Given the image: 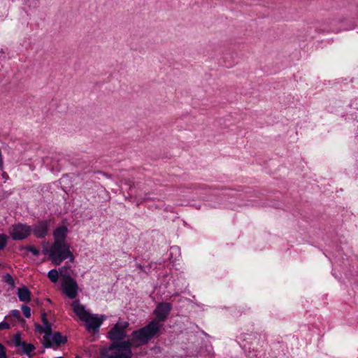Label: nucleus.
Returning <instances> with one entry per match:
<instances>
[{
    "mask_svg": "<svg viewBox=\"0 0 358 358\" xmlns=\"http://www.w3.org/2000/svg\"><path fill=\"white\" fill-rule=\"evenodd\" d=\"M161 325L151 320L145 327L134 331L131 337L124 341L113 342L108 347L100 350V358H131V348H138L148 344L152 338L159 335Z\"/></svg>",
    "mask_w": 358,
    "mask_h": 358,
    "instance_id": "nucleus-1",
    "label": "nucleus"
},
{
    "mask_svg": "<svg viewBox=\"0 0 358 358\" xmlns=\"http://www.w3.org/2000/svg\"><path fill=\"white\" fill-rule=\"evenodd\" d=\"M66 259H69L71 262H73L74 256L70 251V246L67 243L54 242L51 246V259L57 264L61 263Z\"/></svg>",
    "mask_w": 358,
    "mask_h": 358,
    "instance_id": "nucleus-2",
    "label": "nucleus"
},
{
    "mask_svg": "<svg viewBox=\"0 0 358 358\" xmlns=\"http://www.w3.org/2000/svg\"><path fill=\"white\" fill-rule=\"evenodd\" d=\"M41 320L43 326L36 324H35L36 329L39 333L45 334L43 339V346L45 348H52V343L50 341V334L52 332V324L48 321L45 313L42 314Z\"/></svg>",
    "mask_w": 358,
    "mask_h": 358,
    "instance_id": "nucleus-3",
    "label": "nucleus"
},
{
    "mask_svg": "<svg viewBox=\"0 0 358 358\" xmlns=\"http://www.w3.org/2000/svg\"><path fill=\"white\" fill-rule=\"evenodd\" d=\"M129 326L127 321L118 322L108 331V338L113 342H121L126 336L125 329Z\"/></svg>",
    "mask_w": 358,
    "mask_h": 358,
    "instance_id": "nucleus-4",
    "label": "nucleus"
},
{
    "mask_svg": "<svg viewBox=\"0 0 358 358\" xmlns=\"http://www.w3.org/2000/svg\"><path fill=\"white\" fill-rule=\"evenodd\" d=\"M62 289L63 292L69 299H75L78 295V283L70 274L64 275V279H62Z\"/></svg>",
    "mask_w": 358,
    "mask_h": 358,
    "instance_id": "nucleus-5",
    "label": "nucleus"
},
{
    "mask_svg": "<svg viewBox=\"0 0 358 358\" xmlns=\"http://www.w3.org/2000/svg\"><path fill=\"white\" fill-rule=\"evenodd\" d=\"M171 309L172 306L170 303L164 302L159 303L154 310V314L155 315L156 318L152 320L157 321L158 324L161 325L162 328V324H161V322H163L166 320Z\"/></svg>",
    "mask_w": 358,
    "mask_h": 358,
    "instance_id": "nucleus-6",
    "label": "nucleus"
},
{
    "mask_svg": "<svg viewBox=\"0 0 358 358\" xmlns=\"http://www.w3.org/2000/svg\"><path fill=\"white\" fill-rule=\"evenodd\" d=\"M31 227L26 224H17L12 227L10 235L13 240H23L31 233Z\"/></svg>",
    "mask_w": 358,
    "mask_h": 358,
    "instance_id": "nucleus-7",
    "label": "nucleus"
},
{
    "mask_svg": "<svg viewBox=\"0 0 358 358\" xmlns=\"http://www.w3.org/2000/svg\"><path fill=\"white\" fill-rule=\"evenodd\" d=\"M50 226V220H42L34 226L33 234L37 238H43L48 234Z\"/></svg>",
    "mask_w": 358,
    "mask_h": 358,
    "instance_id": "nucleus-8",
    "label": "nucleus"
},
{
    "mask_svg": "<svg viewBox=\"0 0 358 358\" xmlns=\"http://www.w3.org/2000/svg\"><path fill=\"white\" fill-rule=\"evenodd\" d=\"M86 323V328L87 330H97L100 325L102 323V321L100 320L97 317L94 316L90 313V315L86 317V318L83 320Z\"/></svg>",
    "mask_w": 358,
    "mask_h": 358,
    "instance_id": "nucleus-9",
    "label": "nucleus"
},
{
    "mask_svg": "<svg viewBox=\"0 0 358 358\" xmlns=\"http://www.w3.org/2000/svg\"><path fill=\"white\" fill-rule=\"evenodd\" d=\"M72 309L73 312L78 315L79 319L82 321H83L86 317H87L90 315V313L87 312L85 307L80 304L79 301H74L72 303Z\"/></svg>",
    "mask_w": 358,
    "mask_h": 358,
    "instance_id": "nucleus-10",
    "label": "nucleus"
},
{
    "mask_svg": "<svg viewBox=\"0 0 358 358\" xmlns=\"http://www.w3.org/2000/svg\"><path fill=\"white\" fill-rule=\"evenodd\" d=\"M68 229L66 226H60L53 231L54 242L66 243V237Z\"/></svg>",
    "mask_w": 358,
    "mask_h": 358,
    "instance_id": "nucleus-11",
    "label": "nucleus"
},
{
    "mask_svg": "<svg viewBox=\"0 0 358 358\" xmlns=\"http://www.w3.org/2000/svg\"><path fill=\"white\" fill-rule=\"evenodd\" d=\"M17 294L21 302L27 303L31 301V292L26 286L19 287Z\"/></svg>",
    "mask_w": 358,
    "mask_h": 358,
    "instance_id": "nucleus-12",
    "label": "nucleus"
},
{
    "mask_svg": "<svg viewBox=\"0 0 358 358\" xmlns=\"http://www.w3.org/2000/svg\"><path fill=\"white\" fill-rule=\"evenodd\" d=\"M50 341L52 343V347H54V345L59 347L61 344L66 343L67 338L66 337H63L59 332H55L53 334H50Z\"/></svg>",
    "mask_w": 358,
    "mask_h": 358,
    "instance_id": "nucleus-13",
    "label": "nucleus"
},
{
    "mask_svg": "<svg viewBox=\"0 0 358 358\" xmlns=\"http://www.w3.org/2000/svg\"><path fill=\"white\" fill-rule=\"evenodd\" d=\"M21 347L22 348L23 352L27 355H29L30 357L31 355H29V353L35 349V347L33 344L27 343L25 342H23V344L22 345Z\"/></svg>",
    "mask_w": 358,
    "mask_h": 358,
    "instance_id": "nucleus-14",
    "label": "nucleus"
},
{
    "mask_svg": "<svg viewBox=\"0 0 358 358\" xmlns=\"http://www.w3.org/2000/svg\"><path fill=\"white\" fill-rule=\"evenodd\" d=\"M48 278L52 282H56L58 280V271L56 269L50 270L48 273Z\"/></svg>",
    "mask_w": 358,
    "mask_h": 358,
    "instance_id": "nucleus-15",
    "label": "nucleus"
},
{
    "mask_svg": "<svg viewBox=\"0 0 358 358\" xmlns=\"http://www.w3.org/2000/svg\"><path fill=\"white\" fill-rule=\"evenodd\" d=\"M13 342L16 347L22 346L23 342L21 340V334H16L13 338Z\"/></svg>",
    "mask_w": 358,
    "mask_h": 358,
    "instance_id": "nucleus-16",
    "label": "nucleus"
},
{
    "mask_svg": "<svg viewBox=\"0 0 358 358\" xmlns=\"http://www.w3.org/2000/svg\"><path fill=\"white\" fill-rule=\"evenodd\" d=\"M22 249H25V250L31 252L34 256H38L39 255V250L38 249H36L33 245H28L26 247H23V248H22Z\"/></svg>",
    "mask_w": 358,
    "mask_h": 358,
    "instance_id": "nucleus-17",
    "label": "nucleus"
},
{
    "mask_svg": "<svg viewBox=\"0 0 358 358\" xmlns=\"http://www.w3.org/2000/svg\"><path fill=\"white\" fill-rule=\"evenodd\" d=\"M4 281H5V282L10 285L13 287L15 286V281H14L13 277L8 273L5 275Z\"/></svg>",
    "mask_w": 358,
    "mask_h": 358,
    "instance_id": "nucleus-18",
    "label": "nucleus"
},
{
    "mask_svg": "<svg viewBox=\"0 0 358 358\" xmlns=\"http://www.w3.org/2000/svg\"><path fill=\"white\" fill-rule=\"evenodd\" d=\"M21 309H22V311L24 315L27 318H29L31 317V309L29 306L23 305V306H22Z\"/></svg>",
    "mask_w": 358,
    "mask_h": 358,
    "instance_id": "nucleus-19",
    "label": "nucleus"
},
{
    "mask_svg": "<svg viewBox=\"0 0 358 358\" xmlns=\"http://www.w3.org/2000/svg\"><path fill=\"white\" fill-rule=\"evenodd\" d=\"M7 243V236L5 234H0V250L3 249Z\"/></svg>",
    "mask_w": 358,
    "mask_h": 358,
    "instance_id": "nucleus-20",
    "label": "nucleus"
},
{
    "mask_svg": "<svg viewBox=\"0 0 358 358\" xmlns=\"http://www.w3.org/2000/svg\"><path fill=\"white\" fill-rule=\"evenodd\" d=\"M0 358H6V348L1 343H0Z\"/></svg>",
    "mask_w": 358,
    "mask_h": 358,
    "instance_id": "nucleus-21",
    "label": "nucleus"
},
{
    "mask_svg": "<svg viewBox=\"0 0 358 358\" xmlns=\"http://www.w3.org/2000/svg\"><path fill=\"white\" fill-rule=\"evenodd\" d=\"M10 326L7 322H2L0 323V331L10 329Z\"/></svg>",
    "mask_w": 358,
    "mask_h": 358,
    "instance_id": "nucleus-22",
    "label": "nucleus"
},
{
    "mask_svg": "<svg viewBox=\"0 0 358 358\" xmlns=\"http://www.w3.org/2000/svg\"><path fill=\"white\" fill-rule=\"evenodd\" d=\"M59 272H60V274L62 275L63 279H64V275L69 274L68 273V268L66 266H62V268H60Z\"/></svg>",
    "mask_w": 358,
    "mask_h": 358,
    "instance_id": "nucleus-23",
    "label": "nucleus"
},
{
    "mask_svg": "<svg viewBox=\"0 0 358 358\" xmlns=\"http://www.w3.org/2000/svg\"><path fill=\"white\" fill-rule=\"evenodd\" d=\"M43 253L44 255H48L50 256V257L51 258V248L50 249H48L47 248V246L45 245H43Z\"/></svg>",
    "mask_w": 358,
    "mask_h": 358,
    "instance_id": "nucleus-24",
    "label": "nucleus"
},
{
    "mask_svg": "<svg viewBox=\"0 0 358 358\" xmlns=\"http://www.w3.org/2000/svg\"><path fill=\"white\" fill-rule=\"evenodd\" d=\"M11 314H12V315L14 317L17 318V320L20 319V313L19 310H13L11 311Z\"/></svg>",
    "mask_w": 358,
    "mask_h": 358,
    "instance_id": "nucleus-25",
    "label": "nucleus"
},
{
    "mask_svg": "<svg viewBox=\"0 0 358 358\" xmlns=\"http://www.w3.org/2000/svg\"><path fill=\"white\" fill-rule=\"evenodd\" d=\"M3 177L5 178L6 179H8V176L6 174V173H3Z\"/></svg>",
    "mask_w": 358,
    "mask_h": 358,
    "instance_id": "nucleus-26",
    "label": "nucleus"
},
{
    "mask_svg": "<svg viewBox=\"0 0 358 358\" xmlns=\"http://www.w3.org/2000/svg\"><path fill=\"white\" fill-rule=\"evenodd\" d=\"M55 358H63L62 357H56Z\"/></svg>",
    "mask_w": 358,
    "mask_h": 358,
    "instance_id": "nucleus-27",
    "label": "nucleus"
},
{
    "mask_svg": "<svg viewBox=\"0 0 358 358\" xmlns=\"http://www.w3.org/2000/svg\"><path fill=\"white\" fill-rule=\"evenodd\" d=\"M75 358H81V357L79 356H76Z\"/></svg>",
    "mask_w": 358,
    "mask_h": 358,
    "instance_id": "nucleus-28",
    "label": "nucleus"
}]
</instances>
